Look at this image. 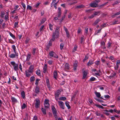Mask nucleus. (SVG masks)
<instances>
[{
	"mask_svg": "<svg viewBox=\"0 0 120 120\" xmlns=\"http://www.w3.org/2000/svg\"><path fill=\"white\" fill-rule=\"evenodd\" d=\"M54 77L56 79H57V73L56 71H55L53 72Z\"/></svg>",
	"mask_w": 120,
	"mask_h": 120,
	"instance_id": "nucleus-23",
	"label": "nucleus"
},
{
	"mask_svg": "<svg viewBox=\"0 0 120 120\" xmlns=\"http://www.w3.org/2000/svg\"><path fill=\"white\" fill-rule=\"evenodd\" d=\"M75 8L80 9L84 7V6L82 5H81L75 6Z\"/></svg>",
	"mask_w": 120,
	"mask_h": 120,
	"instance_id": "nucleus-22",
	"label": "nucleus"
},
{
	"mask_svg": "<svg viewBox=\"0 0 120 120\" xmlns=\"http://www.w3.org/2000/svg\"><path fill=\"white\" fill-rule=\"evenodd\" d=\"M93 61L92 60H90L87 63V65L89 66L93 64Z\"/></svg>",
	"mask_w": 120,
	"mask_h": 120,
	"instance_id": "nucleus-24",
	"label": "nucleus"
},
{
	"mask_svg": "<svg viewBox=\"0 0 120 120\" xmlns=\"http://www.w3.org/2000/svg\"><path fill=\"white\" fill-rule=\"evenodd\" d=\"M120 3V1L119 0H117L112 5L114 6L115 5L117 4Z\"/></svg>",
	"mask_w": 120,
	"mask_h": 120,
	"instance_id": "nucleus-31",
	"label": "nucleus"
},
{
	"mask_svg": "<svg viewBox=\"0 0 120 120\" xmlns=\"http://www.w3.org/2000/svg\"><path fill=\"white\" fill-rule=\"evenodd\" d=\"M49 27L50 30H52L53 26L50 23L49 24Z\"/></svg>",
	"mask_w": 120,
	"mask_h": 120,
	"instance_id": "nucleus-44",
	"label": "nucleus"
},
{
	"mask_svg": "<svg viewBox=\"0 0 120 120\" xmlns=\"http://www.w3.org/2000/svg\"><path fill=\"white\" fill-rule=\"evenodd\" d=\"M95 16L94 14L91 16H89L88 18L89 19H92Z\"/></svg>",
	"mask_w": 120,
	"mask_h": 120,
	"instance_id": "nucleus-55",
	"label": "nucleus"
},
{
	"mask_svg": "<svg viewBox=\"0 0 120 120\" xmlns=\"http://www.w3.org/2000/svg\"><path fill=\"white\" fill-rule=\"evenodd\" d=\"M21 94L22 97L23 98L25 97V93L24 91H22L21 92Z\"/></svg>",
	"mask_w": 120,
	"mask_h": 120,
	"instance_id": "nucleus-29",
	"label": "nucleus"
},
{
	"mask_svg": "<svg viewBox=\"0 0 120 120\" xmlns=\"http://www.w3.org/2000/svg\"><path fill=\"white\" fill-rule=\"evenodd\" d=\"M40 101L39 100H36V102L35 104V107L36 108H38L39 107L40 105Z\"/></svg>",
	"mask_w": 120,
	"mask_h": 120,
	"instance_id": "nucleus-5",
	"label": "nucleus"
},
{
	"mask_svg": "<svg viewBox=\"0 0 120 120\" xmlns=\"http://www.w3.org/2000/svg\"><path fill=\"white\" fill-rule=\"evenodd\" d=\"M27 9H29L30 10H31L32 9V7L28 5H27Z\"/></svg>",
	"mask_w": 120,
	"mask_h": 120,
	"instance_id": "nucleus-56",
	"label": "nucleus"
},
{
	"mask_svg": "<svg viewBox=\"0 0 120 120\" xmlns=\"http://www.w3.org/2000/svg\"><path fill=\"white\" fill-rule=\"evenodd\" d=\"M59 36H58L57 37L55 31L53 32L52 36V38L51 39V41H54L55 40L56 37L57 38Z\"/></svg>",
	"mask_w": 120,
	"mask_h": 120,
	"instance_id": "nucleus-7",
	"label": "nucleus"
},
{
	"mask_svg": "<svg viewBox=\"0 0 120 120\" xmlns=\"http://www.w3.org/2000/svg\"><path fill=\"white\" fill-rule=\"evenodd\" d=\"M12 48L14 52L15 53L16 52V47L14 45H13L12 46Z\"/></svg>",
	"mask_w": 120,
	"mask_h": 120,
	"instance_id": "nucleus-37",
	"label": "nucleus"
},
{
	"mask_svg": "<svg viewBox=\"0 0 120 120\" xmlns=\"http://www.w3.org/2000/svg\"><path fill=\"white\" fill-rule=\"evenodd\" d=\"M35 80V77L34 76L31 77L30 78V80L31 82H32L34 81Z\"/></svg>",
	"mask_w": 120,
	"mask_h": 120,
	"instance_id": "nucleus-43",
	"label": "nucleus"
},
{
	"mask_svg": "<svg viewBox=\"0 0 120 120\" xmlns=\"http://www.w3.org/2000/svg\"><path fill=\"white\" fill-rule=\"evenodd\" d=\"M49 53L50 56L57 58H58L57 55L53 51L50 52Z\"/></svg>",
	"mask_w": 120,
	"mask_h": 120,
	"instance_id": "nucleus-4",
	"label": "nucleus"
},
{
	"mask_svg": "<svg viewBox=\"0 0 120 120\" xmlns=\"http://www.w3.org/2000/svg\"><path fill=\"white\" fill-rule=\"evenodd\" d=\"M30 40V38H27L25 41V42L26 44H28Z\"/></svg>",
	"mask_w": 120,
	"mask_h": 120,
	"instance_id": "nucleus-26",
	"label": "nucleus"
},
{
	"mask_svg": "<svg viewBox=\"0 0 120 120\" xmlns=\"http://www.w3.org/2000/svg\"><path fill=\"white\" fill-rule=\"evenodd\" d=\"M19 68L20 69V70L22 71V66L21 65V64H19Z\"/></svg>",
	"mask_w": 120,
	"mask_h": 120,
	"instance_id": "nucleus-63",
	"label": "nucleus"
},
{
	"mask_svg": "<svg viewBox=\"0 0 120 120\" xmlns=\"http://www.w3.org/2000/svg\"><path fill=\"white\" fill-rule=\"evenodd\" d=\"M65 105L66 106L68 107V109H69L70 108V107L69 106V104L68 102H66Z\"/></svg>",
	"mask_w": 120,
	"mask_h": 120,
	"instance_id": "nucleus-48",
	"label": "nucleus"
},
{
	"mask_svg": "<svg viewBox=\"0 0 120 120\" xmlns=\"http://www.w3.org/2000/svg\"><path fill=\"white\" fill-rule=\"evenodd\" d=\"M82 31V30L80 28H79L77 31V33L78 34L80 33Z\"/></svg>",
	"mask_w": 120,
	"mask_h": 120,
	"instance_id": "nucleus-60",
	"label": "nucleus"
},
{
	"mask_svg": "<svg viewBox=\"0 0 120 120\" xmlns=\"http://www.w3.org/2000/svg\"><path fill=\"white\" fill-rule=\"evenodd\" d=\"M26 107V105L24 103L22 106V109H25Z\"/></svg>",
	"mask_w": 120,
	"mask_h": 120,
	"instance_id": "nucleus-52",
	"label": "nucleus"
},
{
	"mask_svg": "<svg viewBox=\"0 0 120 120\" xmlns=\"http://www.w3.org/2000/svg\"><path fill=\"white\" fill-rule=\"evenodd\" d=\"M119 65H116V66L114 67L115 70H117L118 69L119 67Z\"/></svg>",
	"mask_w": 120,
	"mask_h": 120,
	"instance_id": "nucleus-59",
	"label": "nucleus"
},
{
	"mask_svg": "<svg viewBox=\"0 0 120 120\" xmlns=\"http://www.w3.org/2000/svg\"><path fill=\"white\" fill-rule=\"evenodd\" d=\"M59 28L57 27L56 28V30H55L56 34V36H58L59 35Z\"/></svg>",
	"mask_w": 120,
	"mask_h": 120,
	"instance_id": "nucleus-14",
	"label": "nucleus"
},
{
	"mask_svg": "<svg viewBox=\"0 0 120 120\" xmlns=\"http://www.w3.org/2000/svg\"><path fill=\"white\" fill-rule=\"evenodd\" d=\"M64 29L67 35V37L68 38H69V37L70 35L69 33V32L67 28L65 26H64Z\"/></svg>",
	"mask_w": 120,
	"mask_h": 120,
	"instance_id": "nucleus-11",
	"label": "nucleus"
},
{
	"mask_svg": "<svg viewBox=\"0 0 120 120\" xmlns=\"http://www.w3.org/2000/svg\"><path fill=\"white\" fill-rule=\"evenodd\" d=\"M95 114L97 116H100L101 115L100 112L98 111H96L95 113Z\"/></svg>",
	"mask_w": 120,
	"mask_h": 120,
	"instance_id": "nucleus-40",
	"label": "nucleus"
},
{
	"mask_svg": "<svg viewBox=\"0 0 120 120\" xmlns=\"http://www.w3.org/2000/svg\"><path fill=\"white\" fill-rule=\"evenodd\" d=\"M56 0H52V2L51 4V7H52L53 6V3H55Z\"/></svg>",
	"mask_w": 120,
	"mask_h": 120,
	"instance_id": "nucleus-57",
	"label": "nucleus"
},
{
	"mask_svg": "<svg viewBox=\"0 0 120 120\" xmlns=\"http://www.w3.org/2000/svg\"><path fill=\"white\" fill-rule=\"evenodd\" d=\"M101 21V20L99 19H97L94 22V23L93 25H95L98 24V23Z\"/></svg>",
	"mask_w": 120,
	"mask_h": 120,
	"instance_id": "nucleus-17",
	"label": "nucleus"
},
{
	"mask_svg": "<svg viewBox=\"0 0 120 120\" xmlns=\"http://www.w3.org/2000/svg\"><path fill=\"white\" fill-rule=\"evenodd\" d=\"M106 64L107 65V67L108 68H110L112 66L111 65L112 63L110 62H106Z\"/></svg>",
	"mask_w": 120,
	"mask_h": 120,
	"instance_id": "nucleus-13",
	"label": "nucleus"
},
{
	"mask_svg": "<svg viewBox=\"0 0 120 120\" xmlns=\"http://www.w3.org/2000/svg\"><path fill=\"white\" fill-rule=\"evenodd\" d=\"M41 72L40 70L38 69L36 71V74L38 75H40Z\"/></svg>",
	"mask_w": 120,
	"mask_h": 120,
	"instance_id": "nucleus-36",
	"label": "nucleus"
},
{
	"mask_svg": "<svg viewBox=\"0 0 120 120\" xmlns=\"http://www.w3.org/2000/svg\"><path fill=\"white\" fill-rule=\"evenodd\" d=\"M83 76L82 79H84L86 77L87 75V72L85 71H84L83 73Z\"/></svg>",
	"mask_w": 120,
	"mask_h": 120,
	"instance_id": "nucleus-18",
	"label": "nucleus"
},
{
	"mask_svg": "<svg viewBox=\"0 0 120 120\" xmlns=\"http://www.w3.org/2000/svg\"><path fill=\"white\" fill-rule=\"evenodd\" d=\"M58 18H59L60 17V15H61V8H58Z\"/></svg>",
	"mask_w": 120,
	"mask_h": 120,
	"instance_id": "nucleus-15",
	"label": "nucleus"
},
{
	"mask_svg": "<svg viewBox=\"0 0 120 120\" xmlns=\"http://www.w3.org/2000/svg\"><path fill=\"white\" fill-rule=\"evenodd\" d=\"M104 97L105 98H109L110 96L108 95H105L104 96Z\"/></svg>",
	"mask_w": 120,
	"mask_h": 120,
	"instance_id": "nucleus-64",
	"label": "nucleus"
},
{
	"mask_svg": "<svg viewBox=\"0 0 120 120\" xmlns=\"http://www.w3.org/2000/svg\"><path fill=\"white\" fill-rule=\"evenodd\" d=\"M96 79L94 77H91L90 79V80L91 81H93L96 80Z\"/></svg>",
	"mask_w": 120,
	"mask_h": 120,
	"instance_id": "nucleus-51",
	"label": "nucleus"
},
{
	"mask_svg": "<svg viewBox=\"0 0 120 120\" xmlns=\"http://www.w3.org/2000/svg\"><path fill=\"white\" fill-rule=\"evenodd\" d=\"M41 110L44 114L45 115L46 114V111L45 109L43 108H42Z\"/></svg>",
	"mask_w": 120,
	"mask_h": 120,
	"instance_id": "nucleus-34",
	"label": "nucleus"
},
{
	"mask_svg": "<svg viewBox=\"0 0 120 120\" xmlns=\"http://www.w3.org/2000/svg\"><path fill=\"white\" fill-rule=\"evenodd\" d=\"M77 61H75L74 64V70H75L76 69V68L77 66Z\"/></svg>",
	"mask_w": 120,
	"mask_h": 120,
	"instance_id": "nucleus-16",
	"label": "nucleus"
},
{
	"mask_svg": "<svg viewBox=\"0 0 120 120\" xmlns=\"http://www.w3.org/2000/svg\"><path fill=\"white\" fill-rule=\"evenodd\" d=\"M46 82L48 88L49 90H50L51 89L50 85L49 84V79L48 78H46Z\"/></svg>",
	"mask_w": 120,
	"mask_h": 120,
	"instance_id": "nucleus-8",
	"label": "nucleus"
},
{
	"mask_svg": "<svg viewBox=\"0 0 120 120\" xmlns=\"http://www.w3.org/2000/svg\"><path fill=\"white\" fill-rule=\"evenodd\" d=\"M64 46V44L63 43H61L60 45V48L61 50H62Z\"/></svg>",
	"mask_w": 120,
	"mask_h": 120,
	"instance_id": "nucleus-50",
	"label": "nucleus"
},
{
	"mask_svg": "<svg viewBox=\"0 0 120 120\" xmlns=\"http://www.w3.org/2000/svg\"><path fill=\"white\" fill-rule=\"evenodd\" d=\"M9 34L13 38L15 39V37L10 32H9Z\"/></svg>",
	"mask_w": 120,
	"mask_h": 120,
	"instance_id": "nucleus-41",
	"label": "nucleus"
},
{
	"mask_svg": "<svg viewBox=\"0 0 120 120\" xmlns=\"http://www.w3.org/2000/svg\"><path fill=\"white\" fill-rule=\"evenodd\" d=\"M12 101L13 102H15L17 101L16 99L14 97H11V98Z\"/></svg>",
	"mask_w": 120,
	"mask_h": 120,
	"instance_id": "nucleus-33",
	"label": "nucleus"
},
{
	"mask_svg": "<svg viewBox=\"0 0 120 120\" xmlns=\"http://www.w3.org/2000/svg\"><path fill=\"white\" fill-rule=\"evenodd\" d=\"M95 105L97 107H98L99 108H101L102 109H104V107L101 105L96 104Z\"/></svg>",
	"mask_w": 120,
	"mask_h": 120,
	"instance_id": "nucleus-45",
	"label": "nucleus"
},
{
	"mask_svg": "<svg viewBox=\"0 0 120 120\" xmlns=\"http://www.w3.org/2000/svg\"><path fill=\"white\" fill-rule=\"evenodd\" d=\"M108 2H106L104 4L101 5L100 6H101L103 7L106 5L108 3Z\"/></svg>",
	"mask_w": 120,
	"mask_h": 120,
	"instance_id": "nucleus-62",
	"label": "nucleus"
},
{
	"mask_svg": "<svg viewBox=\"0 0 120 120\" xmlns=\"http://www.w3.org/2000/svg\"><path fill=\"white\" fill-rule=\"evenodd\" d=\"M31 73L28 70H26L25 71V74L26 76L27 77H29L30 76Z\"/></svg>",
	"mask_w": 120,
	"mask_h": 120,
	"instance_id": "nucleus-20",
	"label": "nucleus"
},
{
	"mask_svg": "<svg viewBox=\"0 0 120 120\" xmlns=\"http://www.w3.org/2000/svg\"><path fill=\"white\" fill-rule=\"evenodd\" d=\"M69 65L67 63H66L65 65L64 69L65 70H68L69 69Z\"/></svg>",
	"mask_w": 120,
	"mask_h": 120,
	"instance_id": "nucleus-25",
	"label": "nucleus"
},
{
	"mask_svg": "<svg viewBox=\"0 0 120 120\" xmlns=\"http://www.w3.org/2000/svg\"><path fill=\"white\" fill-rule=\"evenodd\" d=\"M18 22H15L14 23V27L15 28L18 27Z\"/></svg>",
	"mask_w": 120,
	"mask_h": 120,
	"instance_id": "nucleus-49",
	"label": "nucleus"
},
{
	"mask_svg": "<svg viewBox=\"0 0 120 120\" xmlns=\"http://www.w3.org/2000/svg\"><path fill=\"white\" fill-rule=\"evenodd\" d=\"M95 94L97 97L98 98H99L100 97L101 95L100 93L97 92H95Z\"/></svg>",
	"mask_w": 120,
	"mask_h": 120,
	"instance_id": "nucleus-28",
	"label": "nucleus"
},
{
	"mask_svg": "<svg viewBox=\"0 0 120 120\" xmlns=\"http://www.w3.org/2000/svg\"><path fill=\"white\" fill-rule=\"evenodd\" d=\"M58 2H57L55 3L54 4L53 3V6H54V7H55V9H56L57 8V7H56V6H57V4L58 3Z\"/></svg>",
	"mask_w": 120,
	"mask_h": 120,
	"instance_id": "nucleus-54",
	"label": "nucleus"
},
{
	"mask_svg": "<svg viewBox=\"0 0 120 120\" xmlns=\"http://www.w3.org/2000/svg\"><path fill=\"white\" fill-rule=\"evenodd\" d=\"M88 58V55H86L85 56L84 59L83 60V62H84L85 60L87 59Z\"/></svg>",
	"mask_w": 120,
	"mask_h": 120,
	"instance_id": "nucleus-42",
	"label": "nucleus"
},
{
	"mask_svg": "<svg viewBox=\"0 0 120 120\" xmlns=\"http://www.w3.org/2000/svg\"><path fill=\"white\" fill-rule=\"evenodd\" d=\"M39 92V89L38 86L37 85L36 86L35 90V92L36 94L38 93Z\"/></svg>",
	"mask_w": 120,
	"mask_h": 120,
	"instance_id": "nucleus-12",
	"label": "nucleus"
},
{
	"mask_svg": "<svg viewBox=\"0 0 120 120\" xmlns=\"http://www.w3.org/2000/svg\"><path fill=\"white\" fill-rule=\"evenodd\" d=\"M119 23L118 21V20H115V21H113L112 22V25H114L116 24H118Z\"/></svg>",
	"mask_w": 120,
	"mask_h": 120,
	"instance_id": "nucleus-35",
	"label": "nucleus"
},
{
	"mask_svg": "<svg viewBox=\"0 0 120 120\" xmlns=\"http://www.w3.org/2000/svg\"><path fill=\"white\" fill-rule=\"evenodd\" d=\"M46 19L45 18H43L42 20L41 23L40 24H42L43 23L45 22L46 21Z\"/></svg>",
	"mask_w": 120,
	"mask_h": 120,
	"instance_id": "nucleus-47",
	"label": "nucleus"
},
{
	"mask_svg": "<svg viewBox=\"0 0 120 120\" xmlns=\"http://www.w3.org/2000/svg\"><path fill=\"white\" fill-rule=\"evenodd\" d=\"M11 63L13 65L14 70L15 71H17L18 69V64H16L14 61L11 62Z\"/></svg>",
	"mask_w": 120,
	"mask_h": 120,
	"instance_id": "nucleus-3",
	"label": "nucleus"
},
{
	"mask_svg": "<svg viewBox=\"0 0 120 120\" xmlns=\"http://www.w3.org/2000/svg\"><path fill=\"white\" fill-rule=\"evenodd\" d=\"M101 0H95L94 2L90 4V6L92 7H97L98 4L100 1Z\"/></svg>",
	"mask_w": 120,
	"mask_h": 120,
	"instance_id": "nucleus-2",
	"label": "nucleus"
},
{
	"mask_svg": "<svg viewBox=\"0 0 120 120\" xmlns=\"http://www.w3.org/2000/svg\"><path fill=\"white\" fill-rule=\"evenodd\" d=\"M49 100L48 99H46L44 101V104H49Z\"/></svg>",
	"mask_w": 120,
	"mask_h": 120,
	"instance_id": "nucleus-58",
	"label": "nucleus"
},
{
	"mask_svg": "<svg viewBox=\"0 0 120 120\" xmlns=\"http://www.w3.org/2000/svg\"><path fill=\"white\" fill-rule=\"evenodd\" d=\"M52 109L53 114L56 120H62L60 118H58L57 115V113L54 106H52Z\"/></svg>",
	"mask_w": 120,
	"mask_h": 120,
	"instance_id": "nucleus-1",
	"label": "nucleus"
},
{
	"mask_svg": "<svg viewBox=\"0 0 120 120\" xmlns=\"http://www.w3.org/2000/svg\"><path fill=\"white\" fill-rule=\"evenodd\" d=\"M113 110L114 111L117 113V114H119L120 113V110L118 111L115 109H114Z\"/></svg>",
	"mask_w": 120,
	"mask_h": 120,
	"instance_id": "nucleus-53",
	"label": "nucleus"
},
{
	"mask_svg": "<svg viewBox=\"0 0 120 120\" xmlns=\"http://www.w3.org/2000/svg\"><path fill=\"white\" fill-rule=\"evenodd\" d=\"M105 111L106 112H105V114L107 115H109V113L108 112L109 111L107 110H105Z\"/></svg>",
	"mask_w": 120,
	"mask_h": 120,
	"instance_id": "nucleus-61",
	"label": "nucleus"
},
{
	"mask_svg": "<svg viewBox=\"0 0 120 120\" xmlns=\"http://www.w3.org/2000/svg\"><path fill=\"white\" fill-rule=\"evenodd\" d=\"M45 107L46 109L48 108H49V104H44Z\"/></svg>",
	"mask_w": 120,
	"mask_h": 120,
	"instance_id": "nucleus-39",
	"label": "nucleus"
},
{
	"mask_svg": "<svg viewBox=\"0 0 120 120\" xmlns=\"http://www.w3.org/2000/svg\"><path fill=\"white\" fill-rule=\"evenodd\" d=\"M31 54H28L26 56L27 58L26 59V60L27 61H29L31 57Z\"/></svg>",
	"mask_w": 120,
	"mask_h": 120,
	"instance_id": "nucleus-27",
	"label": "nucleus"
},
{
	"mask_svg": "<svg viewBox=\"0 0 120 120\" xmlns=\"http://www.w3.org/2000/svg\"><path fill=\"white\" fill-rule=\"evenodd\" d=\"M58 102L60 107L62 109H64V103L63 102L60 101H59Z\"/></svg>",
	"mask_w": 120,
	"mask_h": 120,
	"instance_id": "nucleus-6",
	"label": "nucleus"
},
{
	"mask_svg": "<svg viewBox=\"0 0 120 120\" xmlns=\"http://www.w3.org/2000/svg\"><path fill=\"white\" fill-rule=\"evenodd\" d=\"M61 92V91L60 90H57L55 93V95H56L57 96H59V95L60 94Z\"/></svg>",
	"mask_w": 120,
	"mask_h": 120,
	"instance_id": "nucleus-19",
	"label": "nucleus"
},
{
	"mask_svg": "<svg viewBox=\"0 0 120 120\" xmlns=\"http://www.w3.org/2000/svg\"><path fill=\"white\" fill-rule=\"evenodd\" d=\"M120 14V11L119 12H117V13H116L115 14H114L113 15H112V17H113L115 16V15H119Z\"/></svg>",
	"mask_w": 120,
	"mask_h": 120,
	"instance_id": "nucleus-46",
	"label": "nucleus"
},
{
	"mask_svg": "<svg viewBox=\"0 0 120 120\" xmlns=\"http://www.w3.org/2000/svg\"><path fill=\"white\" fill-rule=\"evenodd\" d=\"M47 69V66L46 64H45L43 68V72L45 73L46 72Z\"/></svg>",
	"mask_w": 120,
	"mask_h": 120,
	"instance_id": "nucleus-21",
	"label": "nucleus"
},
{
	"mask_svg": "<svg viewBox=\"0 0 120 120\" xmlns=\"http://www.w3.org/2000/svg\"><path fill=\"white\" fill-rule=\"evenodd\" d=\"M66 99V98L65 97H61L59 98V99L60 100L64 101Z\"/></svg>",
	"mask_w": 120,
	"mask_h": 120,
	"instance_id": "nucleus-38",
	"label": "nucleus"
},
{
	"mask_svg": "<svg viewBox=\"0 0 120 120\" xmlns=\"http://www.w3.org/2000/svg\"><path fill=\"white\" fill-rule=\"evenodd\" d=\"M34 67V65H31L30 67L28 70V71L30 73H32L33 71V70Z\"/></svg>",
	"mask_w": 120,
	"mask_h": 120,
	"instance_id": "nucleus-10",
	"label": "nucleus"
},
{
	"mask_svg": "<svg viewBox=\"0 0 120 120\" xmlns=\"http://www.w3.org/2000/svg\"><path fill=\"white\" fill-rule=\"evenodd\" d=\"M100 11H99L97 12H95L94 13V14L95 16L97 15H99L100 14Z\"/></svg>",
	"mask_w": 120,
	"mask_h": 120,
	"instance_id": "nucleus-32",
	"label": "nucleus"
},
{
	"mask_svg": "<svg viewBox=\"0 0 120 120\" xmlns=\"http://www.w3.org/2000/svg\"><path fill=\"white\" fill-rule=\"evenodd\" d=\"M21 4L22 6L23 7V10H24V12L26 8V6L25 4L23 2H22Z\"/></svg>",
	"mask_w": 120,
	"mask_h": 120,
	"instance_id": "nucleus-30",
	"label": "nucleus"
},
{
	"mask_svg": "<svg viewBox=\"0 0 120 120\" xmlns=\"http://www.w3.org/2000/svg\"><path fill=\"white\" fill-rule=\"evenodd\" d=\"M15 54H12L10 55L9 56V57L10 58H15L16 56H18V53H16L15 52Z\"/></svg>",
	"mask_w": 120,
	"mask_h": 120,
	"instance_id": "nucleus-9",
	"label": "nucleus"
}]
</instances>
